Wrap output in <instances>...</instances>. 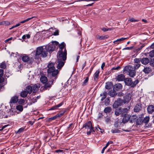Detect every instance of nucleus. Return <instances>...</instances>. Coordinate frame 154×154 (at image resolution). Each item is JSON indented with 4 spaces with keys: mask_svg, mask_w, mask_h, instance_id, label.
Wrapping results in <instances>:
<instances>
[{
    "mask_svg": "<svg viewBox=\"0 0 154 154\" xmlns=\"http://www.w3.org/2000/svg\"><path fill=\"white\" fill-rule=\"evenodd\" d=\"M59 43L56 41L51 42V44H50L48 47H46L45 49H44L42 47L37 48L35 56V59H38L41 57H45L47 56L48 51H54L56 49V46L58 45Z\"/></svg>",
    "mask_w": 154,
    "mask_h": 154,
    "instance_id": "f257e3e1",
    "label": "nucleus"
},
{
    "mask_svg": "<svg viewBox=\"0 0 154 154\" xmlns=\"http://www.w3.org/2000/svg\"><path fill=\"white\" fill-rule=\"evenodd\" d=\"M66 44L63 42L59 45V47L60 50L59 51L57 54V63H58L57 68L58 69H61L63 66L65 61L66 59L67 51L66 48L64 49V51L62 50L65 48Z\"/></svg>",
    "mask_w": 154,
    "mask_h": 154,
    "instance_id": "f03ea898",
    "label": "nucleus"
},
{
    "mask_svg": "<svg viewBox=\"0 0 154 154\" xmlns=\"http://www.w3.org/2000/svg\"><path fill=\"white\" fill-rule=\"evenodd\" d=\"M54 63H51L48 65L47 72L48 77L52 79H54L55 80L57 78L59 70L55 69L54 66Z\"/></svg>",
    "mask_w": 154,
    "mask_h": 154,
    "instance_id": "7ed1b4c3",
    "label": "nucleus"
},
{
    "mask_svg": "<svg viewBox=\"0 0 154 154\" xmlns=\"http://www.w3.org/2000/svg\"><path fill=\"white\" fill-rule=\"evenodd\" d=\"M124 71L126 73H128L129 75L131 77H134L136 75V71L133 66L131 65L125 66L124 69Z\"/></svg>",
    "mask_w": 154,
    "mask_h": 154,
    "instance_id": "20e7f679",
    "label": "nucleus"
},
{
    "mask_svg": "<svg viewBox=\"0 0 154 154\" xmlns=\"http://www.w3.org/2000/svg\"><path fill=\"white\" fill-rule=\"evenodd\" d=\"M138 79H136L134 82H132V79L130 78H125L124 82L126 85L131 86V87H134L139 83Z\"/></svg>",
    "mask_w": 154,
    "mask_h": 154,
    "instance_id": "39448f33",
    "label": "nucleus"
},
{
    "mask_svg": "<svg viewBox=\"0 0 154 154\" xmlns=\"http://www.w3.org/2000/svg\"><path fill=\"white\" fill-rule=\"evenodd\" d=\"M22 59L23 62L28 63L29 64H32L34 61L33 59L32 58H30L26 54H24L22 57Z\"/></svg>",
    "mask_w": 154,
    "mask_h": 154,
    "instance_id": "423d86ee",
    "label": "nucleus"
},
{
    "mask_svg": "<svg viewBox=\"0 0 154 154\" xmlns=\"http://www.w3.org/2000/svg\"><path fill=\"white\" fill-rule=\"evenodd\" d=\"M123 103V101L122 100L119 98L117 100L115 101L114 103L113 104V108H117L118 106L122 105Z\"/></svg>",
    "mask_w": 154,
    "mask_h": 154,
    "instance_id": "0eeeda50",
    "label": "nucleus"
},
{
    "mask_svg": "<svg viewBox=\"0 0 154 154\" xmlns=\"http://www.w3.org/2000/svg\"><path fill=\"white\" fill-rule=\"evenodd\" d=\"M82 128H85L87 130L94 128L92 127L91 122L90 121H89L87 122L85 124L83 125Z\"/></svg>",
    "mask_w": 154,
    "mask_h": 154,
    "instance_id": "6e6552de",
    "label": "nucleus"
},
{
    "mask_svg": "<svg viewBox=\"0 0 154 154\" xmlns=\"http://www.w3.org/2000/svg\"><path fill=\"white\" fill-rule=\"evenodd\" d=\"M142 109V104L140 103H137L135 106L134 110L135 112H138L141 110Z\"/></svg>",
    "mask_w": 154,
    "mask_h": 154,
    "instance_id": "1a4fd4ad",
    "label": "nucleus"
},
{
    "mask_svg": "<svg viewBox=\"0 0 154 154\" xmlns=\"http://www.w3.org/2000/svg\"><path fill=\"white\" fill-rule=\"evenodd\" d=\"M54 81L55 80L54 79H51L50 80L48 83H45L46 84L44 86V88L45 89H47L48 88H50Z\"/></svg>",
    "mask_w": 154,
    "mask_h": 154,
    "instance_id": "9d476101",
    "label": "nucleus"
},
{
    "mask_svg": "<svg viewBox=\"0 0 154 154\" xmlns=\"http://www.w3.org/2000/svg\"><path fill=\"white\" fill-rule=\"evenodd\" d=\"M123 117L122 120V123L125 124L130 119L131 116L129 115L123 116Z\"/></svg>",
    "mask_w": 154,
    "mask_h": 154,
    "instance_id": "9b49d317",
    "label": "nucleus"
},
{
    "mask_svg": "<svg viewBox=\"0 0 154 154\" xmlns=\"http://www.w3.org/2000/svg\"><path fill=\"white\" fill-rule=\"evenodd\" d=\"M116 80L119 82L122 81H124V80L125 79V76L123 74L119 75L116 77Z\"/></svg>",
    "mask_w": 154,
    "mask_h": 154,
    "instance_id": "f8f14e48",
    "label": "nucleus"
},
{
    "mask_svg": "<svg viewBox=\"0 0 154 154\" xmlns=\"http://www.w3.org/2000/svg\"><path fill=\"white\" fill-rule=\"evenodd\" d=\"M100 72V70L99 69L97 70L94 74L93 75V78L94 80L95 81H97L98 80L99 77V74Z\"/></svg>",
    "mask_w": 154,
    "mask_h": 154,
    "instance_id": "ddd939ff",
    "label": "nucleus"
},
{
    "mask_svg": "<svg viewBox=\"0 0 154 154\" xmlns=\"http://www.w3.org/2000/svg\"><path fill=\"white\" fill-rule=\"evenodd\" d=\"M121 115L122 116L127 115V113L128 111V109L127 108H124L123 109L120 108Z\"/></svg>",
    "mask_w": 154,
    "mask_h": 154,
    "instance_id": "4468645a",
    "label": "nucleus"
},
{
    "mask_svg": "<svg viewBox=\"0 0 154 154\" xmlns=\"http://www.w3.org/2000/svg\"><path fill=\"white\" fill-rule=\"evenodd\" d=\"M18 100V96H15L12 97L10 100V103H15Z\"/></svg>",
    "mask_w": 154,
    "mask_h": 154,
    "instance_id": "2eb2a0df",
    "label": "nucleus"
},
{
    "mask_svg": "<svg viewBox=\"0 0 154 154\" xmlns=\"http://www.w3.org/2000/svg\"><path fill=\"white\" fill-rule=\"evenodd\" d=\"M141 63L143 65H147L149 63V60L147 57L141 58Z\"/></svg>",
    "mask_w": 154,
    "mask_h": 154,
    "instance_id": "dca6fc26",
    "label": "nucleus"
},
{
    "mask_svg": "<svg viewBox=\"0 0 154 154\" xmlns=\"http://www.w3.org/2000/svg\"><path fill=\"white\" fill-rule=\"evenodd\" d=\"M122 85L121 84L118 83L114 85L113 89L116 91H119L122 88Z\"/></svg>",
    "mask_w": 154,
    "mask_h": 154,
    "instance_id": "f3484780",
    "label": "nucleus"
},
{
    "mask_svg": "<svg viewBox=\"0 0 154 154\" xmlns=\"http://www.w3.org/2000/svg\"><path fill=\"white\" fill-rule=\"evenodd\" d=\"M128 37L127 38H121L119 39H118L114 41L113 42L115 44L118 45L122 41H123L128 39Z\"/></svg>",
    "mask_w": 154,
    "mask_h": 154,
    "instance_id": "a211bd4d",
    "label": "nucleus"
},
{
    "mask_svg": "<svg viewBox=\"0 0 154 154\" xmlns=\"http://www.w3.org/2000/svg\"><path fill=\"white\" fill-rule=\"evenodd\" d=\"M147 111L149 113L151 114L154 112V106L152 105L149 106L147 108Z\"/></svg>",
    "mask_w": 154,
    "mask_h": 154,
    "instance_id": "6ab92c4d",
    "label": "nucleus"
},
{
    "mask_svg": "<svg viewBox=\"0 0 154 154\" xmlns=\"http://www.w3.org/2000/svg\"><path fill=\"white\" fill-rule=\"evenodd\" d=\"M63 102H62L60 103L59 104H57V105L54 106H53L51 108H50V109H49V110H55L56 109H57V108L60 106H61L62 105H63Z\"/></svg>",
    "mask_w": 154,
    "mask_h": 154,
    "instance_id": "aec40b11",
    "label": "nucleus"
},
{
    "mask_svg": "<svg viewBox=\"0 0 154 154\" xmlns=\"http://www.w3.org/2000/svg\"><path fill=\"white\" fill-rule=\"evenodd\" d=\"M113 86V84L112 82H108L106 83L105 88L106 89L109 90L111 89Z\"/></svg>",
    "mask_w": 154,
    "mask_h": 154,
    "instance_id": "412c9836",
    "label": "nucleus"
},
{
    "mask_svg": "<svg viewBox=\"0 0 154 154\" xmlns=\"http://www.w3.org/2000/svg\"><path fill=\"white\" fill-rule=\"evenodd\" d=\"M152 71L151 69L149 67H145L143 71L146 74H148Z\"/></svg>",
    "mask_w": 154,
    "mask_h": 154,
    "instance_id": "4be33fe9",
    "label": "nucleus"
},
{
    "mask_svg": "<svg viewBox=\"0 0 154 154\" xmlns=\"http://www.w3.org/2000/svg\"><path fill=\"white\" fill-rule=\"evenodd\" d=\"M108 37V36L107 35L104 36H100L97 35L96 36V38L97 39L100 40L105 39L107 38Z\"/></svg>",
    "mask_w": 154,
    "mask_h": 154,
    "instance_id": "5701e85b",
    "label": "nucleus"
},
{
    "mask_svg": "<svg viewBox=\"0 0 154 154\" xmlns=\"http://www.w3.org/2000/svg\"><path fill=\"white\" fill-rule=\"evenodd\" d=\"M28 93L27 91H23L20 93V95L21 97L24 98L26 97L28 94Z\"/></svg>",
    "mask_w": 154,
    "mask_h": 154,
    "instance_id": "b1692460",
    "label": "nucleus"
},
{
    "mask_svg": "<svg viewBox=\"0 0 154 154\" xmlns=\"http://www.w3.org/2000/svg\"><path fill=\"white\" fill-rule=\"evenodd\" d=\"M33 91V92H35L37 91L38 89L39 86H38L37 85L35 84L33 85L32 84L31 85Z\"/></svg>",
    "mask_w": 154,
    "mask_h": 154,
    "instance_id": "393cba45",
    "label": "nucleus"
},
{
    "mask_svg": "<svg viewBox=\"0 0 154 154\" xmlns=\"http://www.w3.org/2000/svg\"><path fill=\"white\" fill-rule=\"evenodd\" d=\"M107 93L106 92H104L103 93H101L100 94V96H102L101 99V101H103L106 98L107 95Z\"/></svg>",
    "mask_w": 154,
    "mask_h": 154,
    "instance_id": "a878e982",
    "label": "nucleus"
},
{
    "mask_svg": "<svg viewBox=\"0 0 154 154\" xmlns=\"http://www.w3.org/2000/svg\"><path fill=\"white\" fill-rule=\"evenodd\" d=\"M111 110V108L109 106H107L104 109V112L105 113L107 114L110 113Z\"/></svg>",
    "mask_w": 154,
    "mask_h": 154,
    "instance_id": "bb28decb",
    "label": "nucleus"
},
{
    "mask_svg": "<svg viewBox=\"0 0 154 154\" xmlns=\"http://www.w3.org/2000/svg\"><path fill=\"white\" fill-rule=\"evenodd\" d=\"M40 81L43 83H45L47 82V78L45 76H42L40 78Z\"/></svg>",
    "mask_w": 154,
    "mask_h": 154,
    "instance_id": "cd10ccee",
    "label": "nucleus"
},
{
    "mask_svg": "<svg viewBox=\"0 0 154 154\" xmlns=\"http://www.w3.org/2000/svg\"><path fill=\"white\" fill-rule=\"evenodd\" d=\"M26 90L29 94H31L32 92H33L31 85L28 86L26 88Z\"/></svg>",
    "mask_w": 154,
    "mask_h": 154,
    "instance_id": "c85d7f7f",
    "label": "nucleus"
},
{
    "mask_svg": "<svg viewBox=\"0 0 154 154\" xmlns=\"http://www.w3.org/2000/svg\"><path fill=\"white\" fill-rule=\"evenodd\" d=\"M5 79L3 77H0V85H3V90L5 89L4 86L5 85L6 83L5 84L4 83Z\"/></svg>",
    "mask_w": 154,
    "mask_h": 154,
    "instance_id": "c756f323",
    "label": "nucleus"
},
{
    "mask_svg": "<svg viewBox=\"0 0 154 154\" xmlns=\"http://www.w3.org/2000/svg\"><path fill=\"white\" fill-rule=\"evenodd\" d=\"M149 116H146L145 117L143 120V122H144L146 124L148 123L149 120Z\"/></svg>",
    "mask_w": 154,
    "mask_h": 154,
    "instance_id": "7c9ffc66",
    "label": "nucleus"
},
{
    "mask_svg": "<svg viewBox=\"0 0 154 154\" xmlns=\"http://www.w3.org/2000/svg\"><path fill=\"white\" fill-rule=\"evenodd\" d=\"M109 94L111 97H114L117 95V93L116 91H109Z\"/></svg>",
    "mask_w": 154,
    "mask_h": 154,
    "instance_id": "2f4dec72",
    "label": "nucleus"
},
{
    "mask_svg": "<svg viewBox=\"0 0 154 154\" xmlns=\"http://www.w3.org/2000/svg\"><path fill=\"white\" fill-rule=\"evenodd\" d=\"M143 123V120L142 119H137L136 122V124L137 125H140L142 124Z\"/></svg>",
    "mask_w": 154,
    "mask_h": 154,
    "instance_id": "473e14b6",
    "label": "nucleus"
},
{
    "mask_svg": "<svg viewBox=\"0 0 154 154\" xmlns=\"http://www.w3.org/2000/svg\"><path fill=\"white\" fill-rule=\"evenodd\" d=\"M88 80L89 78L88 77H87L86 78L85 80L82 83V85L84 86L88 84Z\"/></svg>",
    "mask_w": 154,
    "mask_h": 154,
    "instance_id": "72a5a7b5",
    "label": "nucleus"
},
{
    "mask_svg": "<svg viewBox=\"0 0 154 154\" xmlns=\"http://www.w3.org/2000/svg\"><path fill=\"white\" fill-rule=\"evenodd\" d=\"M122 123V122H119L118 121H116L114 123V125L115 127L118 128L120 126L119 125V124H120V126Z\"/></svg>",
    "mask_w": 154,
    "mask_h": 154,
    "instance_id": "f704fd0d",
    "label": "nucleus"
},
{
    "mask_svg": "<svg viewBox=\"0 0 154 154\" xmlns=\"http://www.w3.org/2000/svg\"><path fill=\"white\" fill-rule=\"evenodd\" d=\"M1 25L8 26L10 24L9 22L6 21H3L1 22Z\"/></svg>",
    "mask_w": 154,
    "mask_h": 154,
    "instance_id": "c9c22d12",
    "label": "nucleus"
},
{
    "mask_svg": "<svg viewBox=\"0 0 154 154\" xmlns=\"http://www.w3.org/2000/svg\"><path fill=\"white\" fill-rule=\"evenodd\" d=\"M115 113L116 116H119L120 114H121L120 108L116 109Z\"/></svg>",
    "mask_w": 154,
    "mask_h": 154,
    "instance_id": "e433bc0d",
    "label": "nucleus"
},
{
    "mask_svg": "<svg viewBox=\"0 0 154 154\" xmlns=\"http://www.w3.org/2000/svg\"><path fill=\"white\" fill-rule=\"evenodd\" d=\"M6 67V64L5 62H2L0 65V67L1 68L5 69Z\"/></svg>",
    "mask_w": 154,
    "mask_h": 154,
    "instance_id": "4c0bfd02",
    "label": "nucleus"
},
{
    "mask_svg": "<svg viewBox=\"0 0 154 154\" xmlns=\"http://www.w3.org/2000/svg\"><path fill=\"white\" fill-rule=\"evenodd\" d=\"M24 127H22L19 129V130L16 132V133L17 134H20L21 132H23L24 131Z\"/></svg>",
    "mask_w": 154,
    "mask_h": 154,
    "instance_id": "58836bf2",
    "label": "nucleus"
},
{
    "mask_svg": "<svg viewBox=\"0 0 154 154\" xmlns=\"http://www.w3.org/2000/svg\"><path fill=\"white\" fill-rule=\"evenodd\" d=\"M59 115L57 114L53 117L50 118L48 119L49 121H52L53 120H55L57 118L59 117Z\"/></svg>",
    "mask_w": 154,
    "mask_h": 154,
    "instance_id": "ea45409f",
    "label": "nucleus"
},
{
    "mask_svg": "<svg viewBox=\"0 0 154 154\" xmlns=\"http://www.w3.org/2000/svg\"><path fill=\"white\" fill-rule=\"evenodd\" d=\"M104 103L106 106L108 105L110 103V100L109 98L106 99L104 102Z\"/></svg>",
    "mask_w": 154,
    "mask_h": 154,
    "instance_id": "a19ab883",
    "label": "nucleus"
},
{
    "mask_svg": "<svg viewBox=\"0 0 154 154\" xmlns=\"http://www.w3.org/2000/svg\"><path fill=\"white\" fill-rule=\"evenodd\" d=\"M141 64L139 63H135L133 66V67L134 68V69L135 70L136 69H138L140 66Z\"/></svg>",
    "mask_w": 154,
    "mask_h": 154,
    "instance_id": "79ce46f5",
    "label": "nucleus"
},
{
    "mask_svg": "<svg viewBox=\"0 0 154 154\" xmlns=\"http://www.w3.org/2000/svg\"><path fill=\"white\" fill-rule=\"evenodd\" d=\"M16 109L20 111H22L23 110V107L22 106L17 105L16 106Z\"/></svg>",
    "mask_w": 154,
    "mask_h": 154,
    "instance_id": "37998d69",
    "label": "nucleus"
},
{
    "mask_svg": "<svg viewBox=\"0 0 154 154\" xmlns=\"http://www.w3.org/2000/svg\"><path fill=\"white\" fill-rule=\"evenodd\" d=\"M135 63H139L141 62V58H135L134 60Z\"/></svg>",
    "mask_w": 154,
    "mask_h": 154,
    "instance_id": "c03bdc74",
    "label": "nucleus"
},
{
    "mask_svg": "<svg viewBox=\"0 0 154 154\" xmlns=\"http://www.w3.org/2000/svg\"><path fill=\"white\" fill-rule=\"evenodd\" d=\"M111 131L113 133H119L121 132L120 131L117 129H112Z\"/></svg>",
    "mask_w": 154,
    "mask_h": 154,
    "instance_id": "a18cd8bd",
    "label": "nucleus"
},
{
    "mask_svg": "<svg viewBox=\"0 0 154 154\" xmlns=\"http://www.w3.org/2000/svg\"><path fill=\"white\" fill-rule=\"evenodd\" d=\"M121 68V67L119 66H118L117 67H113V68H112V69H111V70L113 72L114 70H119Z\"/></svg>",
    "mask_w": 154,
    "mask_h": 154,
    "instance_id": "49530a36",
    "label": "nucleus"
},
{
    "mask_svg": "<svg viewBox=\"0 0 154 154\" xmlns=\"http://www.w3.org/2000/svg\"><path fill=\"white\" fill-rule=\"evenodd\" d=\"M34 17H31V18H28L27 19H26V20H23V21H21L20 23H20H25V22H27L29 20H30L32 19Z\"/></svg>",
    "mask_w": 154,
    "mask_h": 154,
    "instance_id": "de8ad7c7",
    "label": "nucleus"
},
{
    "mask_svg": "<svg viewBox=\"0 0 154 154\" xmlns=\"http://www.w3.org/2000/svg\"><path fill=\"white\" fill-rule=\"evenodd\" d=\"M149 56L151 57H154V50H153L149 52Z\"/></svg>",
    "mask_w": 154,
    "mask_h": 154,
    "instance_id": "09e8293b",
    "label": "nucleus"
},
{
    "mask_svg": "<svg viewBox=\"0 0 154 154\" xmlns=\"http://www.w3.org/2000/svg\"><path fill=\"white\" fill-rule=\"evenodd\" d=\"M65 112L66 111L65 110L62 111L61 112H60L59 113L57 114V115H58L59 116V117H61L63 115Z\"/></svg>",
    "mask_w": 154,
    "mask_h": 154,
    "instance_id": "8fccbe9b",
    "label": "nucleus"
},
{
    "mask_svg": "<svg viewBox=\"0 0 154 154\" xmlns=\"http://www.w3.org/2000/svg\"><path fill=\"white\" fill-rule=\"evenodd\" d=\"M149 62L150 65L151 66H154V58L151 59Z\"/></svg>",
    "mask_w": 154,
    "mask_h": 154,
    "instance_id": "3c124183",
    "label": "nucleus"
},
{
    "mask_svg": "<svg viewBox=\"0 0 154 154\" xmlns=\"http://www.w3.org/2000/svg\"><path fill=\"white\" fill-rule=\"evenodd\" d=\"M59 34V30H56L52 35H58Z\"/></svg>",
    "mask_w": 154,
    "mask_h": 154,
    "instance_id": "603ef678",
    "label": "nucleus"
},
{
    "mask_svg": "<svg viewBox=\"0 0 154 154\" xmlns=\"http://www.w3.org/2000/svg\"><path fill=\"white\" fill-rule=\"evenodd\" d=\"M90 129V130L89 131H88L87 132V134L88 135H90L91 132H92V131H94V128H92V129Z\"/></svg>",
    "mask_w": 154,
    "mask_h": 154,
    "instance_id": "864d4df0",
    "label": "nucleus"
},
{
    "mask_svg": "<svg viewBox=\"0 0 154 154\" xmlns=\"http://www.w3.org/2000/svg\"><path fill=\"white\" fill-rule=\"evenodd\" d=\"M18 103L20 104H22L24 103L25 100L23 99H20L18 101Z\"/></svg>",
    "mask_w": 154,
    "mask_h": 154,
    "instance_id": "5fc2aeb1",
    "label": "nucleus"
},
{
    "mask_svg": "<svg viewBox=\"0 0 154 154\" xmlns=\"http://www.w3.org/2000/svg\"><path fill=\"white\" fill-rule=\"evenodd\" d=\"M4 74V70L2 69H0V77H3Z\"/></svg>",
    "mask_w": 154,
    "mask_h": 154,
    "instance_id": "6e6d98bb",
    "label": "nucleus"
},
{
    "mask_svg": "<svg viewBox=\"0 0 154 154\" xmlns=\"http://www.w3.org/2000/svg\"><path fill=\"white\" fill-rule=\"evenodd\" d=\"M37 97H35L31 99L32 102L33 103H35L37 101Z\"/></svg>",
    "mask_w": 154,
    "mask_h": 154,
    "instance_id": "4d7b16f0",
    "label": "nucleus"
},
{
    "mask_svg": "<svg viewBox=\"0 0 154 154\" xmlns=\"http://www.w3.org/2000/svg\"><path fill=\"white\" fill-rule=\"evenodd\" d=\"M63 150L60 149H57L54 151V152L59 153H60L63 152Z\"/></svg>",
    "mask_w": 154,
    "mask_h": 154,
    "instance_id": "13d9d810",
    "label": "nucleus"
},
{
    "mask_svg": "<svg viewBox=\"0 0 154 154\" xmlns=\"http://www.w3.org/2000/svg\"><path fill=\"white\" fill-rule=\"evenodd\" d=\"M34 122H35V121H34V120L33 119V121H31V120L29 121H28V123L29 124L31 125H32L34 123Z\"/></svg>",
    "mask_w": 154,
    "mask_h": 154,
    "instance_id": "bf43d9fd",
    "label": "nucleus"
},
{
    "mask_svg": "<svg viewBox=\"0 0 154 154\" xmlns=\"http://www.w3.org/2000/svg\"><path fill=\"white\" fill-rule=\"evenodd\" d=\"M134 48V46H131L130 47H128L125 48L123 49L124 50H131Z\"/></svg>",
    "mask_w": 154,
    "mask_h": 154,
    "instance_id": "052dcab7",
    "label": "nucleus"
},
{
    "mask_svg": "<svg viewBox=\"0 0 154 154\" xmlns=\"http://www.w3.org/2000/svg\"><path fill=\"white\" fill-rule=\"evenodd\" d=\"M130 21L131 22H137L138 21V20L134 19V18H131L130 19Z\"/></svg>",
    "mask_w": 154,
    "mask_h": 154,
    "instance_id": "680f3d73",
    "label": "nucleus"
},
{
    "mask_svg": "<svg viewBox=\"0 0 154 154\" xmlns=\"http://www.w3.org/2000/svg\"><path fill=\"white\" fill-rule=\"evenodd\" d=\"M124 95V94L122 92H120L118 93V96L119 97H121L122 96H123Z\"/></svg>",
    "mask_w": 154,
    "mask_h": 154,
    "instance_id": "e2e57ef3",
    "label": "nucleus"
},
{
    "mask_svg": "<svg viewBox=\"0 0 154 154\" xmlns=\"http://www.w3.org/2000/svg\"><path fill=\"white\" fill-rule=\"evenodd\" d=\"M3 91V85H0V92Z\"/></svg>",
    "mask_w": 154,
    "mask_h": 154,
    "instance_id": "0e129e2a",
    "label": "nucleus"
},
{
    "mask_svg": "<svg viewBox=\"0 0 154 154\" xmlns=\"http://www.w3.org/2000/svg\"><path fill=\"white\" fill-rule=\"evenodd\" d=\"M12 37H11L8 39L6 40H5V42L6 43L7 42H8V41H9L11 40L12 39Z\"/></svg>",
    "mask_w": 154,
    "mask_h": 154,
    "instance_id": "69168bd1",
    "label": "nucleus"
},
{
    "mask_svg": "<svg viewBox=\"0 0 154 154\" xmlns=\"http://www.w3.org/2000/svg\"><path fill=\"white\" fill-rule=\"evenodd\" d=\"M105 63L104 62H103L102 63V64L101 66V68L102 69H103V67L105 66Z\"/></svg>",
    "mask_w": 154,
    "mask_h": 154,
    "instance_id": "338daca9",
    "label": "nucleus"
},
{
    "mask_svg": "<svg viewBox=\"0 0 154 154\" xmlns=\"http://www.w3.org/2000/svg\"><path fill=\"white\" fill-rule=\"evenodd\" d=\"M110 121V118H107L106 119L105 121L106 122H108Z\"/></svg>",
    "mask_w": 154,
    "mask_h": 154,
    "instance_id": "774afa93",
    "label": "nucleus"
}]
</instances>
